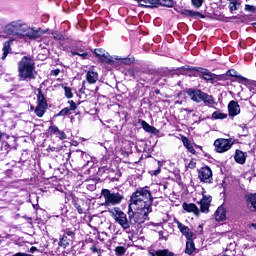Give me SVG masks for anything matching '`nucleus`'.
Returning <instances> with one entry per match:
<instances>
[{"mask_svg":"<svg viewBox=\"0 0 256 256\" xmlns=\"http://www.w3.org/2000/svg\"><path fill=\"white\" fill-rule=\"evenodd\" d=\"M90 249L93 253H101V249H98L95 246H92Z\"/></svg>","mask_w":256,"mask_h":256,"instance_id":"obj_43","label":"nucleus"},{"mask_svg":"<svg viewBox=\"0 0 256 256\" xmlns=\"http://www.w3.org/2000/svg\"><path fill=\"white\" fill-rule=\"evenodd\" d=\"M152 205L153 196L147 187L136 190L130 199L128 219L131 223H145L149 213L153 211Z\"/></svg>","mask_w":256,"mask_h":256,"instance_id":"obj_1","label":"nucleus"},{"mask_svg":"<svg viewBox=\"0 0 256 256\" xmlns=\"http://www.w3.org/2000/svg\"><path fill=\"white\" fill-rule=\"evenodd\" d=\"M226 213L227 211L223 206L218 207V209L215 212V219L216 221H224L226 219Z\"/></svg>","mask_w":256,"mask_h":256,"instance_id":"obj_17","label":"nucleus"},{"mask_svg":"<svg viewBox=\"0 0 256 256\" xmlns=\"http://www.w3.org/2000/svg\"><path fill=\"white\" fill-rule=\"evenodd\" d=\"M182 13H184V15H191V11H189V10H185V11L182 12Z\"/></svg>","mask_w":256,"mask_h":256,"instance_id":"obj_49","label":"nucleus"},{"mask_svg":"<svg viewBox=\"0 0 256 256\" xmlns=\"http://www.w3.org/2000/svg\"><path fill=\"white\" fill-rule=\"evenodd\" d=\"M52 35L54 39H57L58 41H61V39H63V36L59 32H54Z\"/></svg>","mask_w":256,"mask_h":256,"instance_id":"obj_38","label":"nucleus"},{"mask_svg":"<svg viewBox=\"0 0 256 256\" xmlns=\"http://www.w3.org/2000/svg\"><path fill=\"white\" fill-rule=\"evenodd\" d=\"M191 3L196 9H199L203 5V0H191Z\"/></svg>","mask_w":256,"mask_h":256,"instance_id":"obj_31","label":"nucleus"},{"mask_svg":"<svg viewBox=\"0 0 256 256\" xmlns=\"http://www.w3.org/2000/svg\"><path fill=\"white\" fill-rule=\"evenodd\" d=\"M239 2H237V0H232L230 1L229 4V10L231 11V13H233V11H237L239 9Z\"/></svg>","mask_w":256,"mask_h":256,"instance_id":"obj_25","label":"nucleus"},{"mask_svg":"<svg viewBox=\"0 0 256 256\" xmlns=\"http://www.w3.org/2000/svg\"><path fill=\"white\" fill-rule=\"evenodd\" d=\"M57 136L59 137V139H67V135H65L64 132H61V131H59Z\"/></svg>","mask_w":256,"mask_h":256,"instance_id":"obj_42","label":"nucleus"},{"mask_svg":"<svg viewBox=\"0 0 256 256\" xmlns=\"http://www.w3.org/2000/svg\"><path fill=\"white\" fill-rule=\"evenodd\" d=\"M159 5L162 7H173L174 2L173 0H159Z\"/></svg>","mask_w":256,"mask_h":256,"instance_id":"obj_26","label":"nucleus"},{"mask_svg":"<svg viewBox=\"0 0 256 256\" xmlns=\"http://www.w3.org/2000/svg\"><path fill=\"white\" fill-rule=\"evenodd\" d=\"M205 105H215V100L213 99V96L203 92L202 94V100Z\"/></svg>","mask_w":256,"mask_h":256,"instance_id":"obj_22","label":"nucleus"},{"mask_svg":"<svg viewBox=\"0 0 256 256\" xmlns=\"http://www.w3.org/2000/svg\"><path fill=\"white\" fill-rule=\"evenodd\" d=\"M76 209L80 215H83V208L80 205H76Z\"/></svg>","mask_w":256,"mask_h":256,"instance_id":"obj_46","label":"nucleus"},{"mask_svg":"<svg viewBox=\"0 0 256 256\" xmlns=\"http://www.w3.org/2000/svg\"><path fill=\"white\" fill-rule=\"evenodd\" d=\"M102 196L105 199L104 205L106 207H111L113 205H120V203L125 199V196L119 192H111L109 189L102 190Z\"/></svg>","mask_w":256,"mask_h":256,"instance_id":"obj_6","label":"nucleus"},{"mask_svg":"<svg viewBox=\"0 0 256 256\" xmlns=\"http://www.w3.org/2000/svg\"><path fill=\"white\" fill-rule=\"evenodd\" d=\"M2 137H3V133H1V131H0V140L2 139Z\"/></svg>","mask_w":256,"mask_h":256,"instance_id":"obj_52","label":"nucleus"},{"mask_svg":"<svg viewBox=\"0 0 256 256\" xmlns=\"http://www.w3.org/2000/svg\"><path fill=\"white\" fill-rule=\"evenodd\" d=\"M201 75L204 81H215L217 75L211 73L209 70L201 69Z\"/></svg>","mask_w":256,"mask_h":256,"instance_id":"obj_18","label":"nucleus"},{"mask_svg":"<svg viewBox=\"0 0 256 256\" xmlns=\"http://www.w3.org/2000/svg\"><path fill=\"white\" fill-rule=\"evenodd\" d=\"M234 159L236 163H239L240 165H245V161H247V155L241 150H236Z\"/></svg>","mask_w":256,"mask_h":256,"instance_id":"obj_14","label":"nucleus"},{"mask_svg":"<svg viewBox=\"0 0 256 256\" xmlns=\"http://www.w3.org/2000/svg\"><path fill=\"white\" fill-rule=\"evenodd\" d=\"M226 74L229 76V77H237V72L235 70H228L226 72Z\"/></svg>","mask_w":256,"mask_h":256,"instance_id":"obj_39","label":"nucleus"},{"mask_svg":"<svg viewBox=\"0 0 256 256\" xmlns=\"http://www.w3.org/2000/svg\"><path fill=\"white\" fill-rule=\"evenodd\" d=\"M254 25H256V23H254Z\"/></svg>","mask_w":256,"mask_h":256,"instance_id":"obj_59","label":"nucleus"},{"mask_svg":"<svg viewBox=\"0 0 256 256\" xmlns=\"http://www.w3.org/2000/svg\"><path fill=\"white\" fill-rule=\"evenodd\" d=\"M66 235L68 236V237H74L75 236V233H73V231H71V230H66Z\"/></svg>","mask_w":256,"mask_h":256,"instance_id":"obj_45","label":"nucleus"},{"mask_svg":"<svg viewBox=\"0 0 256 256\" xmlns=\"http://www.w3.org/2000/svg\"><path fill=\"white\" fill-rule=\"evenodd\" d=\"M182 143L184 147L189 151V153H192V155H195V148L193 147V144L189 141L187 137L182 138Z\"/></svg>","mask_w":256,"mask_h":256,"instance_id":"obj_21","label":"nucleus"},{"mask_svg":"<svg viewBox=\"0 0 256 256\" xmlns=\"http://www.w3.org/2000/svg\"><path fill=\"white\" fill-rule=\"evenodd\" d=\"M139 5H140L141 7H151V3H149V1H147V0H141V1L139 2Z\"/></svg>","mask_w":256,"mask_h":256,"instance_id":"obj_35","label":"nucleus"},{"mask_svg":"<svg viewBox=\"0 0 256 256\" xmlns=\"http://www.w3.org/2000/svg\"><path fill=\"white\" fill-rule=\"evenodd\" d=\"M59 73H61V70H59V69L52 71V75H54V77H57V75H59Z\"/></svg>","mask_w":256,"mask_h":256,"instance_id":"obj_47","label":"nucleus"},{"mask_svg":"<svg viewBox=\"0 0 256 256\" xmlns=\"http://www.w3.org/2000/svg\"><path fill=\"white\" fill-rule=\"evenodd\" d=\"M68 245H69V240H67V236L63 235V237L60 238L59 246L67 247Z\"/></svg>","mask_w":256,"mask_h":256,"instance_id":"obj_28","label":"nucleus"},{"mask_svg":"<svg viewBox=\"0 0 256 256\" xmlns=\"http://www.w3.org/2000/svg\"><path fill=\"white\" fill-rule=\"evenodd\" d=\"M30 111H33V106H30Z\"/></svg>","mask_w":256,"mask_h":256,"instance_id":"obj_53","label":"nucleus"},{"mask_svg":"<svg viewBox=\"0 0 256 256\" xmlns=\"http://www.w3.org/2000/svg\"><path fill=\"white\" fill-rule=\"evenodd\" d=\"M30 251H33V247L30 248Z\"/></svg>","mask_w":256,"mask_h":256,"instance_id":"obj_56","label":"nucleus"},{"mask_svg":"<svg viewBox=\"0 0 256 256\" xmlns=\"http://www.w3.org/2000/svg\"><path fill=\"white\" fill-rule=\"evenodd\" d=\"M213 119H227V114L216 111L212 114Z\"/></svg>","mask_w":256,"mask_h":256,"instance_id":"obj_27","label":"nucleus"},{"mask_svg":"<svg viewBox=\"0 0 256 256\" xmlns=\"http://www.w3.org/2000/svg\"><path fill=\"white\" fill-rule=\"evenodd\" d=\"M64 91H65V97H67V99L73 98V92L71 91V88L65 86Z\"/></svg>","mask_w":256,"mask_h":256,"instance_id":"obj_30","label":"nucleus"},{"mask_svg":"<svg viewBox=\"0 0 256 256\" xmlns=\"http://www.w3.org/2000/svg\"><path fill=\"white\" fill-rule=\"evenodd\" d=\"M198 177L202 183H213V171L208 166L199 170Z\"/></svg>","mask_w":256,"mask_h":256,"instance_id":"obj_9","label":"nucleus"},{"mask_svg":"<svg viewBox=\"0 0 256 256\" xmlns=\"http://www.w3.org/2000/svg\"><path fill=\"white\" fill-rule=\"evenodd\" d=\"M159 173H161V166H159L158 169L153 172V175H159Z\"/></svg>","mask_w":256,"mask_h":256,"instance_id":"obj_48","label":"nucleus"},{"mask_svg":"<svg viewBox=\"0 0 256 256\" xmlns=\"http://www.w3.org/2000/svg\"><path fill=\"white\" fill-rule=\"evenodd\" d=\"M195 165H196L195 161H190L188 164V167L189 169H195Z\"/></svg>","mask_w":256,"mask_h":256,"instance_id":"obj_44","label":"nucleus"},{"mask_svg":"<svg viewBox=\"0 0 256 256\" xmlns=\"http://www.w3.org/2000/svg\"><path fill=\"white\" fill-rule=\"evenodd\" d=\"M203 93L204 92L199 89H189L187 91V95L190 97L192 101H195V103H201Z\"/></svg>","mask_w":256,"mask_h":256,"instance_id":"obj_11","label":"nucleus"},{"mask_svg":"<svg viewBox=\"0 0 256 256\" xmlns=\"http://www.w3.org/2000/svg\"><path fill=\"white\" fill-rule=\"evenodd\" d=\"M71 55L74 56V55H78L79 57H82V59H86L87 58V53L85 52H77V51H71Z\"/></svg>","mask_w":256,"mask_h":256,"instance_id":"obj_33","label":"nucleus"},{"mask_svg":"<svg viewBox=\"0 0 256 256\" xmlns=\"http://www.w3.org/2000/svg\"><path fill=\"white\" fill-rule=\"evenodd\" d=\"M98 256H101V253H98Z\"/></svg>","mask_w":256,"mask_h":256,"instance_id":"obj_58","label":"nucleus"},{"mask_svg":"<svg viewBox=\"0 0 256 256\" xmlns=\"http://www.w3.org/2000/svg\"><path fill=\"white\" fill-rule=\"evenodd\" d=\"M113 219L122 227V229H129L131 225H141L143 222H131V218L127 219V214L121 211L119 208H114L110 210Z\"/></svg>","mask_w":256,"mask_h":256,"instance_id":"obj_4","label":"nucleus"},{"mask_svg":"<svg viewBox=\"0 0 256 256\" xmlns=\"http://www.w3.org/2000/svg\"><path fill=\"white\" fill-rule=\"evenodd\" d=\"M245 10L249 11L250 13H253V11H255V6L246 5Z\"/></svg>","mask_w":256,"mask_h":256,"instance_id":"obj_40","label":"nucleus"},{"mask_svg":"<svg viewBox=\"0 0 256 256\" xmlns=\"http://www.w3.org/2000/svg\"><path fill=\"white\" fill-rule=\"evenodd\" d=\"M14 256H26L25 254H22V253H17L15 254Z\"/></svg>","mask_w":256,"mask_h":256,"instance_id":"obj_51","label":"nucleus"},{"mask_svg":"<svg viewBox=\"0 0 256 256\" xmlns=\"http://www.w3.org/2000/svg\"><path fill=\"white\" fill-rule=\"evenodd\" d=\"M69 111H71V109L69 107H66L64 109H62L58 114L57 117H63L65 115H69Z\"/></svg>","mask_w":256,"mask_h":256,"instance_id":"obj_32","label":"nucleus"},{"mask_svg":"<svg viewBox=\"0 0 256 256\" xmlns=\"http://www.w3.org/2000/svg\"><path fill=\"white\" fill-rule=\"evenodd\" d=\"M212 198L210 195H205L203 192V198L200 201V209L202 213H209V207H211Z\"/></svg>","mask_w":256,"mask_h":256,"instance_id":"obj_10","label":"nucleus"},{"mask_svg":"<svg viewBox=\"0 0 256 256\" xmlns=\"http://www.w3.org/2000/svg\"><path fill=\"white\" fill-rule=\"evenodd\" d=\"M43 31H41V29H37L33 31V39H37V37H41V35H43Z\"/></svg>","mask_w":256,"mask_h":256,"instance_id":"obj_34","label":"nucleus"},{"mask_svg":"<svg viewBox=\"0 0 256 256\" xmlns=\"http://www.w3.org/2000/svg\"><path fill=\"white\" fill-rule=\"evenodd\" d=\"M150 3V8L157 7L159 5V0H147Z\"/></svg>","mask_w":256,"mask_h":256,"instance_id":"obj_36","label":"nucleus"},{"mask_svg":"<svg viewBox=\"0 0 256 256\" xmlns=\"http://www.w3.org/2000/svg\"><path fill=\"white\" fill-rule=\"evenodd\" d=\"M141 125L144 131H146L147 133H153V135H157L159 133V130H157V128L149 125V123H147L146 121H142Z\"/></svg>","mask_w":256,"mask_h":256,"instance_id":"obj_20","label":"nucleus"},{"mask_svg":"<svg viewBox=\"0 0 256 256\" xmlns=\"http://www.w3.org/2000/svg\"><path fill=\"white\" fill-rule=\"evenodd\" d=\"M233 143L229 139L219 138L215 140L214 147L217 153H225L231 149Z\"/></svg>","mask_w":256,"mask_h":256,"instance_id":"obj_8","label":"nucleus"},{"mask_svg":"<svg viewBox=\"0 0 256 256\" xmlns=\"http://www.w3.org/2000/svg\"><path fill=\"white\" fill-rule=\"evenodd\" d=\"M39 211H40V212H43V210H42V209H40Z\"/></svg>","mask_w":256,"mask_h":256,"instance_id":"obj_57","label":"nucleus"},{"mask_svg":"<svg viewBox=\"0 0 256 256\" xmlns=\"http://www.w3.org/2000/svg\"><path fill=\"white\" fill-rule=\"evenodd\" d=\"M195 251V243H193V240L190 239L186 242V249L185 253L187 255H193V252Z\"/></svg>","mask_w":256,"mask_h":256,"instance_id":"obj_23","label":"nucleus"},{"mask_svg":"<svg viewBox=\"0 0 256 256\" xmlns=\"http://www.w3.org/2000/svg\"><path fill=\"white\" fill-rule=\"evenodd\" d=\"M94 53H95L96 57H99V59H100V61H102V63H107L108 65H112L113 67H117V65H119V63H128L129 62V60H127V59L110 56L109 53H105V50L102 48L95 49Z\"/></svg>","mask_w":256,"mask_h":256,"instance_id":"obj_5","label":"nucleus"},{"mask_svg":"<svg viewBox=\"0 0 256 256\" xmlns=\"http://www.w3.org/2000/svg\"><path fill=\"white\" fill-rule=\"evenodd\" d=\"M99 79V74L95 71H88L86 74V80L90 83V85H94V83H97Z\"/></svg>","mask_w":256,"mask_h":256,"instance_id":"obj_16","label":"nucleus"},{"mask_svg":"<svg viewBox=\"0 0 256 256\" xmlns=\"http://www.w3.org/2000/svg\"><path fill=\"white\" fill-rule=\"evenodd\" d=\"M11 45H13V40H8L3 45V54H2V61H5L7 59V56L9 53H11Z\"/></svg>","mask_w":256,"mask_h":256,"instance_id":"obj_15","label":"nucleus"},{"mask_svg":"<svg viewBox=\"0 0 256 256\" xmlns=\"http://www.w3.org/2000/svg\"><path fill=\"white\" fill-rule=\"evenodd\" d=\"M248 205L253 208V211H256V193L248 195Z\"/></svg>","mask_w":256,"mask_h":256,"instance_id":"obj_24","label":"nucleus"},{"mask_svg":"<svg viewBox=\"0 0 256 256\" xmlns=\"http://www.w3.org/2000/svg\"><path fill=\"white\" fill-rule=\"evenodd\" d=\"M50 130L52 133H55L56 135H58L59 133V128L57 126H52Z\"/></svg>","mask_w":256,"mask_h":256,"instance_id":"obj_41","label":"nucleus"},{"mask_svg":"<svg viewBox=\"0 0 256 256\" xmlns=\"http://www.w3.org/2000/svg\"><path fill=\"white\" fill-rule=\"evenodd\" d=\"M177 225H178V229L180 230L182 235H184L188 241H191V239H193V232H191L189 227L183 225L180 222H178Z\"/></svg>","mask_w":256,"mask_h":256,"instance_id":"obj_13","label":"nucleus"},{"mask_svg":"<svg viewBox=\"0 0 256 256\" xmlns=\"http://www.w3.org/2000/svg\"><path fill=\"white\" fill-rule=\"evenodd\" d=\"M126 251L127 250L123 246H118L115 248L116 255H125Z\"/></svg>","mask_w":256,"mask_h":256,"instance_id":"obj_29","label":"nucleus"},{"mask_svg":"<svg viewBox=\"0 0 256 256\" xmlns=\"http://www.w3.org/2000/svg\"><path fill=\"white\" fill-rule=\"evenodd\" d=\"M228 111L231 117H235L241 113V107L239 106V103H237L236 101H231L228 104Z\"/></svg>","mask_w":256,"mask_h":256,"instance_id":"obj_12","label":"nucleus"},{"mask_svg":"<svg viewBox=\"0 0 256 256\" xmlns=\"http://www.w3.org/2000/svg\"><path fill=\"white\" fill-rule=\"evenodd\" d=\"M184 111H186V113H193V110H189L188 108H185Z\"/></svg>","mask_w":256,"mask_h":256,"instance_id":"obj_50","label":"nucleus"},{"mask_svg":"<svg viewBox=\"0 0 256 256\" xmlns=\"http://www.w3.org/2000/svg\"><path fill=\"white\" fill-rule=\"evenodd\" d=\"M183 209H184V211H187L188 213H194V215H199V208H197V205H195L193 203H191V204L184 203Z\"/></svg>","mask_w":256,"mask_h":256,"instance_id":"obj_19","label":"nucleus"},{"mask_svg":"<svg viewBox=\"0 0 256 256\" xmlns=\"http://www.w3.org/2000/svg\"><path fill=\"white\" fill-rule=\"evenodd\" d=\"M37 101L38 104L34 113H36L37 117H43V115H45V111H47V99H45V94H43L41 89H38Z\"/></svg>","mask_w":256,"mask_h":256,"instance_id":"obj_7","label":"nucleus"},{"mask_svg":"<svg viewBox=\"0 0 256 256\" xmlns=\"http://www.w3.org/2000/svg\"><path fill=\"white\" fill-rule=\"evenodd\" d=\"M4 33L18 37L26 43L33 41V27L22 19L14 20L4 26Z\"/></svg>","mask_w":256,"mask_h":256,"instance_id":"obj_2","label":"nucleus"},{"mask_svg":"<svg viewBox=\"0 0 256 256\" xmlns=\"http://www.w3.org/2000/svg\"><path fill=\"white\" fill-rule=\"evenodd\" d=\"M37 249L35 247H33V251H36Z\"/></svg>","mask_w":256,"mask_h":256,"instance_id":"obj_55","label":"nucleus"},{"mask_svg":"<svg viewBox=\"0 0 256 256\" xmlns=\"http://www.w3.org/2000/svg\"><path fill=\"white\" fill-rule=\"evenodd\" d=\"M176 103H178L179 105H181V102H179V101H176Z\"/></svg>","mask_w":256,"mask_h":256,"instance_id":"obj_54","label":"nucleus"},{"mask_svg":"<svg viewBox=\"0 0 256 256\" xmlns=\"http://www.w3.org/2000/svg\"><path fill=\"white\" fill-rule=\"evenodd\" d=\"M68 103L70 104V111H75V109H77V104H75L73 100L68 101Z\"/></svg>","mask_w":256,"mask_h":256,"instance_id":"obj_37","label":"nucleus"},{"mask_svg":"<svg viewBox=\"0 0 256 256\" xmlns=\"http://www.w3.org/2000/svg\"><path fill=\"white\" fill-rule=\"evenodd\" d=\"M18 77L22 81H27V79L33 77V58L24 56L18 62Z\"/></svg>","mask_w":256,"mask_h":256,"instance_id":"obj_3","label":"nucleus"}]
</instances>
